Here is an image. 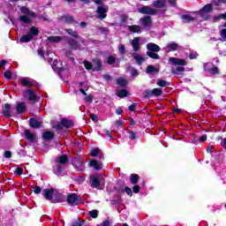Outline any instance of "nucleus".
I'll return each mask as SVG.
<instances>
[{
  "mask_svg": "<svg viewBox=\"0 0 226 226\" xmlns=\"http://www.w3.org/2000/svg\"><path fill=\"white\" fill-rule=\"evenodd\" d=\"M53 172L56 176H64L66 174V164L68 163V155L62 154L56 158Z\"/></svg>",
  "mask_w": 226,
  "mask_h": 226,
  "instance_id": "f257e3e1",
  "label": "nucleus"
},
{
  "mask_svg": "<svg viewBox=\"0 0 226 226\" xmlns=\"http://www.w3.org/2000/svg\"><path fill=\"white\" fill-rule=\"evenodd\" d=\"M169 64H174V66H177L176 69L171 70V73L181 79L183 77V72H185V67L183 66H186V64H188L186 60L178 57H170Z\"/></svg>",
  "mask_w": 226,
  "mask_h": 226,
  "instance_id": "f03ea898",
  "label": "nucleus"
},
{
  "mask_svg": "<svg viewBox=\"0 0 226 226\" xmlns=\"http://www.w3.org/2000/svg\"><path fill=\"white\" fill-rule=\"evenodd\" d=\"M19 10L23 15L19 17V20H20V22H23V24H31V22H33V19L36 18V13H34V11L29 10L26 6L20 7Z\"/></svg>",
  "mask_w": 226,
  "mask_h": 226,
  "instance_id": "7ed1b4c3",
  "label": "nucleus"
},
{
  "mask_svg": "<svg viewBox=\"0 0 226 226\" xmlns=\"http://www.w3.org/2000/svg\"><path fill=\"white\" fill-rule=\"evenodd\" d=\"M83 64L86 70H91L92 72H102V60L94 59L93 62L84 61Z\"/></svg>",
  "mask_w": 226,
  "mask_h": 226,
  "instance_id": "20e7f679",
  "label": "nucleus"
},
{
  "mask_svg": "<svg viewBox=\"0 0 226 226\" xmlns=\"http://www.w3.org/2000/svg\"><path fill=\"white\" fill-rule=\"evenodd\" d=\"M24 98H26L28 102H36L40 100V95L36 94V91L33 88L25 89L22 93Z\"/></svg>",
  "mask_w": 226,
  "mask_h": 226,
  "instance_id": "39448f33",
  "label": "nucleus"
},
{
  "mask_svg": "<svg viewBox=\"0 0 226 226\" xmlns=\"http://www.w3.org/2000/svg\"><path fill=\"white\" fill-rule=\"evenodd\" d=\"M107 13H109V5H98L95 18L103 20V19H107Z\"/></svg>",
  "mask_w": 226,
  "mask_h": 226,
  "instance_id": "423d86ee",
  "label": "nucleus"
},
{
  "mask_svg": "<svg viewBox=\"0 0 226 226\" xmlns=\"http://www.w3.org/2000/svg\"><path fill=\"white\" fill-rule=\"evenodd\" d=\"M64 41H66V43H68L69 47H71V49H72L73 50H83L84 48L82 47V45H80V43H79V41H77V40L72 38V37H64Z\"/></svg>",
  "mask_w": 226,
  "mask_h": 226,
  "instance_id": "0eeeda50",
  "label": "nucleus"
},
{
  "mask_svg": "<svg viewBox=\"0 0 226 226\" xmlns=\"http://www.w3.org/2000/svg\"><path fill=\"white\" fill-rule=\"evenodd\" d=\"M20 82L21 86H23L24 87H40L39 83L29 77L21 78Z\"/></svg>",
  "mask_w": 226,
  "mask_h": 226,
  "instance_id": "6e6552de",
  "label": "nucleus"
},
{
  "mask_svg": "<svg viewBox=\"0 0 226 226\" xmlns=\"http://www.w3.org/2000/svg\"><path fill=\"white\" fill-rule=\"evenodd\" d=\"M203 70L204 72H207V73H210V75H219L220 71L218 70V67H216L213 63H207L203 64Z\"/></svg>",
  "mask_w": 226,
  "mask_h": 226,
  "instance_id": "1a4fd4ad",
  "label": "nucleus"
},
{
  "mask_svg": "<svg viewBox=\"0 0 226 226\" xmlns=\"http://www.w3.org/2000/svg\"><path fill=\"white\" fill-rule=\"evenodd\" d=\"M65 200H67L69 206H79L82 202L76 193H70L67 198H65Z\"/></svg>",
  "mask_w": 226,
  "mask_h": 226,
  "instance_id": "9d476101",
  "label": "nucleus"
},
{
  "mask_svg": "<svg viewBox=\"0 0 226 226\" xmlns=\"http://www.w3.org/2000/svg\"><path fill=\"white\" fill-rule=\"evenodd\" d=\"M48 62L49 64H51V68L54 70V72H57L58 73H63V72H64V69L59 66V60H54L52 56H49Z\"/></svg>",
  "mask_w": 226,
  "mask_h": 226,
  "instance_id": "9b49d317",
  "label": "nucleus"
},
{
  "mask_svg": "<svg viewBox=\"0 0 226 226\" xmlns=\"http://www.w3.org/2000/svg\"><path fill=\"white\" fill-rule=\"evenodd\" d=\"M72 165L75 167L78 172H84V169H86L84 160H82L80 157L74 159L72 161Z\"/></svg>",
  "mask_w": 226,
  "mask_h": 226,
  "instance_id": "f8f14e48",
  "label": "nucleus"
},
{
  "mask_svg": "<svg viewBox=\"0 0 226 226\" xmlns=\"http://www.w3.org/2000/svg\"><path fill=\"white\" fill-rule=\"evenodd\" d=\"M139 13L142 15H156V11L149 5H144L138 9Z\"/></svg>",
  "mask_w": 226,
  "mask_h": 226,
  "instance_id": "ddd939ff",
  "label": "nucleus"
},
{
  "mask_svg": "<svg viewBox=\"0 0 226 226\" xmlns=\"http://www.w3.org/2000/svg\"><path fill=\"white\" fill-rule=\"evenodd\" d=\"M139 23L143 27L150 29L151 26H153V19H151V16H145L139 19Z\"/></svg>",
  "mask_w": 226,
  "mask_h": 226,
  "instance_id": "4468645a",
  "label": "nucleus"
},
{
  "mask_svg": "<svg viewBox=\"0 0 226 226\" xmlns=\"http://www.w3.org/2000/svg\"><path fill=\"white\" fill-rule=\"evenodd\" d=\"M56 191L54 189H44L41 191V194L43 195L46 200H53Z\"/></svg>",
  "mask_w": 226,
  "mask_h": 226,
  "instance_id": "2eb2a0df",
  "label": "nucleus"
},
{
  "mask_svg": "<svg viewBox=\"0 0 226 226\" xmlns=\"http://www.w3.org/2000/svg\"><path fill=\"white\" fill-rule=\"evenodd\" d=\"M179 49V44L176 42H170L168 43L164 48L163 50L166 52V54H169V52H174L176 50Z\"/></svg>",
  "mask_w": 226,
  "mask_h": 226,
  "instance_id": "dca6fc26",
  "label": "nucleus"
},
{
  "mask_svg": "<svg viewBox=\"0 0 226 226\" xmlns=\"http://www.w3.org/2000/svg\"><path fill=\"white\" fill-rule=\"evenodd\" d=\"M100 178L98 177L92 175L90 176V186L91 188H96L97 190H100Z\"/></svg>",
  "mask_w": 226,
  "mask_h": 226,
  "instance_id": "f3484780",
  "label": "nucleus"
},
{
  "mask_svg": "<svg viewBox=\"0 0 226 226\" xmlns=\"http://www.w3.org/2000/svg\"><path fill=\"white\" fill-rule=\"evenodd\" d=\"M79 93L83 94L84 96H87V93L86 91L89 90V83L83 81L79 83Z\"/></svg>",
  "mask_w": 226,
  "mask_h": 226,
  "instance_id": "a211bd4d",
  "label": "nucleus"
},
{
  "mask_svg": "<svg viewBox=\"0 0 226 226\" xmlns=\"http://www.w3.org/2000/svg\"><path fill=\"white\" fill-rule=\"evenodd\" d=\"M66 200V197L63 195L62 193L57 192V191H55V194L53 196L52 202H64Z\"/></svg>",
  "mask_w": 226,
  "mask_h": 226,
  "instance_id": "6ab92c4d",
  "label": "nucleus"
},
{
  "mask_svg": "<svg viewBox=\"0 0 226 226\" xmlns=\"http://www.w3.org/2000/svg\"><path fill=\"white\" fill-rule=\"evenodd\" d=\"M131 45L134 50V52H139L140 50V38L139 37H135L132 42Z\"/></svg>",
  "mask_w": 226,
  "mask_h": 226,
  "instance_id": "aec40b11",
  "label": "nucleus"
},
{
  "mask_svg": "<svg viewBox=\"0 0 226 226\" xmlns=\"http://www.w3.org/2000/svg\"><path fill=\"white\" fill-rule=\"evenodd\" d=\"M147 52H160V46L154 44L153 42H149L147 44Z\"/></svg>",
  "mask_w": 226,
  "mask_h": 226,
  "instance_id": "412c9836",
  "label": "nucleus"
},
{
  "mask_svg": "<svg viewBox=\"0 0 226 226\" xmlns=\"http://www.w3.org/2000/svg\"><path fill=\"white\" fill-rule=\"evenodd\" d=\"M210 11H213V5H211V4H207L200 11V17H204L206 13H210Z\"/></svg>",
  "mask_w": 226,
  "mask_h": 226,
  "instance_id": "4be33fe9",
  "label": "nucleus"
},
{
  "mask_svg": "<svg viewBox=\"0 0 226 226\" xmlns=\"http://www.w3.org/2000/svg\"><path fill=\"white\" fill-rule=\"evenodd\" d=\"M3 114L5 117H11V106L8 103L3 107Z\"/></svg>",
  "mask_w": 226,
  "mask_h": 226,
  "instance_id": "5701e85b",
  "label": "nucleus"
},
{
  "mask_svg": "<svg viewBox=\"0 0 226 226\" xmlns=\"http://www.w3.org/2000/svg\"><path fill=\"white\" fill-rule=\"evenodd\" d=\"M89 165L95 170H102V169H103V164H102V162H98L96 160H91Z\"/></svg>",
  "mask_w": 226,
  "mask_h": 226,
  "instance_id": "b1692460",
  "label": "nucleus"
},
{
  "mask_svg": "<svg viewBox=\"0 0 226 226\" xmlns=\"http://www.w3.org/2000/svg\"><path fill=\"white\" fill-rule=\"evenodd\" d=\"M29 126L31 128L38 129L41 127V122L38 121L36 118H30L29 119Z\"/></svg>",
  "mask_w": 226,
  "mask_h": 226,
  "instance_id": "393cba45",
  "label": "nucleus"
},
{
  "mask_svg": "<svg viewBox=\"0 0 226 226\" xmlns=\"http://www.w3.org/2000/svg\"><path fill=\"white\" fill-rule=\"evenodd\" d=\"M24 133L26 140H29V142H36V136H34L29 130H25Z\"/></svg>",
  "mask_w": 226,
  "mask_h": 226,
  "instance_id": "a878e982",
  "label": "nucleus"
},
{
  "mask_svg": "<svg viewBox=\"0 0 226 226\" xmlns=\"http://www.w3.org/2000/svg\"><path fill=\"white\" fill-rule=\"evenodd\" d=\"M127 29L131 33H137L138 34H140V33H142V27L139 25L128 26Z\"/></svg>",
  "mask_w": 226,
  "mask_h": 226,
  "instance_id": "bb28decb",
  "label": "nucleus"
},
{
  "mask_svg": "<svg viewBox=\"0 0 226 226\" xmlns=\"http://www.w3.org/2000/svg\"><path fill=\"white\" fill-rule=\"evenodd\" d=\"M27 110V108L26 107V103L24 102H19L16 106V111L18 114H24Z\"/></svg>",
  "mask_w": 226,
  "mask_h": 226,
  "instance_id": "cd10ccee",
  "label": "nucleus"
},
{
  "mask_svg": "<svg viewBox=\"0 0 226 226\" xmlns=\"http://www.w3.org/2000/svg\"><path fill=\"white\" fill-rule=\"evenodd\" d=\"M181 19L185 24H190V22H193V20H195V18L190 14H183L181 16Z\"/></svg>",
  "mask_w": 226,
  "mask_h": 226,
  "instance_id": "c85d7f7f",
  "label": "nucleus"
},
{
  "mask_svg": "<svg viewBox=\"0 0 226 226\" xmlns=\"http://www.w3.org/2000/svg\"><path fill=\"white\" fill-rule=\"evenodd\" d=\"M40 34V30L37 27L32 26L28 32V35L31 37L32 40L34 39V36H38Z\"/></svg>",
  "mask_w": 226,
  "mask_h": 226,
  "instance_id": "c756f323",
  "label": "nucleus"
},
{
  "mask_svg": "<svg viewBox=\"0 0 226 226\" xmlns=\"http://www.w3.org/2000/svg\"><path fill=\"white\" fill-rule=\"evenodd\" d=\"M106 63H107V64H109V65H111V64H116V66L119 65V60H117L116 56H108Z\"/></svg>",
  "mask_w": 226,
  "mask_h": 226,
  "instance_id": "7c9ffc66",
  "label": "nucleus"
},
{
  "mask_svg": "<svg viewBox=\"0 0 226 226\" xmlns=\"http://www.w3.org/2000/svg\"><path fill=\"white\" fill-rule=\"evenodd\" d=\"M65 33L72 36V38H76V40H79L80 38V35H79V33L77 31H74L73 29L67 28L65 29Z\"/></svg>",
  "mask_w": 226,
  "mask_h": 226,
  "instance_id": "2f4dec72",
  "label": "nucleus"
},
{
  "mask_svg": "<svg viewBox=\"0 0 226 226\" xmlns=\"http://www.w3.org/2000/svg\"><path fill=\"white\" fill-rule=\"evenodd\" d=\"M153 6L154 8H165V0H154L153 2Z\"/></svg>",
  "mask_w": 226,
  "mask_h": 226,
  "instance_id": "473e14b6",
  "label": "nucleus"
},
{
  "mask_svg": "<svg viewBox=\"0 0 226 226\" xmlns=\"http://www.w3.org/2000/svg\"><path fill=\"white\" fill-rule=\"evenodd\" d=\"M42 139L44 140H52L54 139V132L50 131L43 132Z\"/></svg>",
  "mask_w": 226,
  "mask_h": 226,
  "instance_id": "72a5a7b5",
  "label": "nucleus"
},
{
  "mask_svg": "<svg viewBox=\"0 0 226 226\" xmlns=\"http://www.w3.org/2000/svg\"><path fill=\"white\" fill-rule=\"evenodd\" d=\"M62 123V126H64V128H72V126H73V122H72L71 120H69L68 118H63L61 120Z\"/></svg>",
  "mask_w": 226,
  "mask_h": 226,
  "instance_id": "f704fd0d",
  "label": "nucleus"
},
{
  "mask_svg": "<svg viewBox=\"0 0 226 226\" xmlns=\"http://www.w3.org/2000/svg\"><path fill=\"white\" fill-rule=\"evenodd\" d=\"M133 59H135L137 64H142L144 63V57L137 53L132 54Z\"/></svg>",
  "mask_w": 226,
  "mask_h": 226,
  "instance_id": "c9c22d12",
  "label": "nucleus"
},
{
  "mask_svg": "<svg viewBox=\"0 0 226 226\" xmlns=\"http://www.w3.org/2000/svg\"><path fill=\"white\" fill-rule=\"evenodd\" d=\"M62 20L65 22L66 24H73L75 23V19L72 16L65 15L62 17Z\"/></svg>",
  "mask_w": 226,
  "mask_h": 226,
  "instance_id": "e433bc0d",
  "label": "nucleus"
},
{
  "mask_svg": "<svg viewBox=\"0 0 226 226\" xmlns=\"http://www.w3.org/2000/svg\"><path fill=\"white\" fill-rule=\"evenodd\" d=\"M19 41L20 43H29V41H33V39L31 38V35L27 34L20 37Z\"/></svg>",
  "mask_w": 226,
  "mask_h": 226,
  "instance_id": "4c0bfd02",
  "label": "nucleus"
},
{
  "mask_svg": "<svg viewBox=\"0 0 226 226\" xmlns=\"http://www.w3.org/2000/svg\"><path fill=\"white\" fill-rule=\"evenodd\" d=\"M162 94H163V90H162V88L152 89V96L158 98V96H162Z\"/></svg>",
  "mask_w": 226,
  "mask_h": 226,
  "instance_id": "58836bf2",
  "label": "nucleus"
},
{
  "mask_svg": "<svg viewBox=\"0 0 226 226\" xmlns=\"http://www.w3.org/2000/svg\"><path fill=\"white\" fill-rule=\"evenodd\" d=\"M49 41L51 43H59L63 40V37L61 36H49L48 37Z\"/></svg>",
  "mask_w": 226,
  "mask_h": 226,
  "instance_id": "ea45409f",
  "label": "nucleus"
},
{
  "mask_svg": "<svg viewBox=\"0 0 226 226\" xmlns=\"http://www.w3.org/2000/svg\"><path fill=\"white\" fill-rule=\"evenodd\" d=\"M38 55L41 56V57H45V56H47V57L51 56V57H52L53 56H56L55 53H52L49 50L46 53H45V50H38Z\"/></svg>",
  "mask_w": 226,
  "mask_h": 226,
  "instance_id": "a19ab883",
  "label": "nucleus"
},
{
  "mask_svg": "<svg viewBox=\"0 0 226 226\" xmlns=\"http://www.w3.org/2000/svg\"><path fill=\"white\" fill-rule=\"evenodd\" d=\"M131 185H137L139 183V175L132 174L130 176Z\"/></svg>",
  "mask_w": 226,
  "mask_h": 226,
  "instance_id": "79ce46f5",
  "label": "nucleus"
},
{
  "mask_svg": "<svg viewBox=\"0 0 226 226\" xmlns=\"http://www.w3.org/2000/svg\"><path fill=\"white\" fill-rule=\"evenodd\" d=\"M117 84L118 86H120L121 87H126V85H127L128 83L126 82V79H123V78H118V79H117Z\"/></svg>",
  "mask_w": 226,
  "mask_h": 226,
  "instance_id": "37998d69",
  "label": "nucleus"
},
{
  "mask_svg": "<svg viewBox=\"0 0 226 226\" xmlns=\"http://www.w3.org/2000/svg\"><path fill=\"white\" fill-rule=\"evenodd\" d=\"M157 86H159V87H167V86H170V83L163 79H159L157 80Z\"/></svg>",
  "mask_w": 226,
  "mask_h": 226,
  "instance_id": "c03bdc74",
  "label": "nucleus"
},
{
  "mask_svg": "<svg viewBox=\"0 0 226 226\" xmlns=\"http://www.w3.org/2000/svg\"><path fill=\"white\" fill-rule=\"evenodd\" d=\"M147 56L148 57H151V59H160V56H158V54H156V52L147 51Z\"/></svg>",
  "mask_w": 226,
  "mask_h": 226,
  "instance_id": "a18cd8bd",
  "label": "nucleus"
},
{
  "mask_svg": "<svg viewBox=\"0 0 226 226\" xmlns=\"http://www.w3.org/2000/svg\"><path fill=\"white\" fill-rule=\"evenodd\" d=\"M147 73H158V69L153 65H148L147 67Z\"/></svg>",
  "mask_w": 226,
  "mask_h": 226,
  "instance_id": "49530a36",
  "label": "nucleus"
},
{
  "mask_svg": "<svg viewBox=\"0 0 226 226\" xmlns=\"http://www.w3.org/2000/svg\"><path fill=\"white\" fill-rule=\"evenodd\" d=\"M117 96H119V98H126V96H128V91H126L125 89H122L118 91Z\"/></svg>",
  "mask_w": 226,
  "mask_h": 226,
  "instance_id": "de8ad7c7",
  "label": "nucleus"
},
{
  "mask_svg": "<svg viewBox=\"0 0 226 226\" xmlns=\"http://www.w3.org/2000/svg\"><path fill=\"white\" fill-rule=\"evenodd\" d=\"M4 79H6L7 80H11V78L13 77V74L11 73V71H5L4 72Z\"/></svg>",
  "mask_w": 226,
  "mask_h": 226,
  "instance_id": "09e8293b",
  "label": "nucleus"
},
{
  "mask_svg": "<svg viewBox=\"0 0 226 226\" xmlns=\"http://www.w3.org/2000/svg\"><path fill=\"white\" fill-rule=\"evenodd\" d=\"M118 52L121 54V56H124V54H126V47H124V44H121L119 46Z\"/></svg>",
  "mask_w": 226,
  "mask_h": 226,
  "instance_id": "8fccbe9b",
  "label": "nucleus"
},
{
  "mask_svg": "<svg viewBox=\"0 0 226 226\" xmlns=\"http://www.w3.org/2000/svg\"><path fill=\"white\" fill-rule=\"evenodd\" d=\"M98 213H99V211L96 209L91 210L89 212L90 218H98Z\"/></svg>",
  "mask_w": 226,
  "mask_h": 226,
  "instance_id": "3c124183",
  "label": "nucleus"
},
{
  "mask_svg": "<svg viewBox=\"0 0 226 226\" xmlns=\"http://www.w3.org/2000/svg\"><path fill=\"white\" fill-rule=\"evenodd\" d=\"M91 154H92V156H94V157L100 156V148H98V147L93 148V149L91 150Z\"/></svg>",
  "mask_w": 226,
  "mask_h": 226,
  "instance_id": "603ef678",
  "label": "nucleus"
},
{
  "mask_svg": "<svg viewBox=\"0 0 226 226\" xmlns=\"http://www.w3.org/2000/svg\"><path fill=\"white\" fill-rule=\"evenodd\" d=\"M145 98H153V90L147 89L144 92Z\"/></svg>",
  "mask_w": 226,
  "mask_h": 226,
  "instance_id": "864d4df0",
  "label": "nucleus"
},
{
  "mask_svg": "<svg viewBox=\"0 0 226 226\" xmlns=\"http://www.w3.org/2000/svg\"><path fill=\"white\" fill-rule=\"evenodd\" d=\"M83 225H84V222L80 221V219H77L72 222L71 226H83Z\"/></svg>",
  "mask_w": 226,
  "mask_h": 226,
  "instance_id": "5fc2aeb1",
  "label": "nucleus"
},
{
  "mask_svg": "<svg viewBox=\"0 0 226 226\" xmlns=\"http://www.w3.org/2000/svg\"><path fill=\"white\" fill-rule=\"evenodd\" d=\"M129 139L131 140H135V139H137V132L130 131L129 132Z\"/></svg>",
  "mask_w": 226,
  "mask_h": 226,
  "instance_id": "6e6d98bb",
  "label": "nucleus"
},
{
  "mask_svg": "<svg viewBox=\"0 0 226 226\" xmlns=\"http://www.w3.org/2000/svg\"><path fill=\"white\" fill-rule=\"evenodd\" d=\"M197 57H199V54L197 53V51H191L189 53L190 59H197Z\"/></svg>",
  "mask_w": 226,
  "mask_h": 226,
  "instance_id": "4d7b16f0",
  "label": "nucleus"
},
{
  "mask_svg": "<svg viewBox=\"0 0 226 226\" xmlns=\"http://www.w3.org/2000/svg\"><path fill=\"white\" fill-rule=\"evenodd\" d=\"M131 72V75L135 78V77H139V71L135 68H131L130 70Z\"/></svg>",
  "mask_w": 226,
  "mask_h": 226,
  "instance_id": "13d9d810",
  "label": "nucleus"
},
{
  "mask_svg": "<svg viewBox=\"0 0 226 226\" xmlns=\"http://www.w3.org/2000/svg\"><path fill=\"white\" fill-rule=\"evenodd\" d=\"M124 192L129 196L132 197L133 195V192L132 191V188H129L128 186L124 187Z\"/></svg>",
  "mask_w": 226,
  "mask_h": 226,
  "instance_id": "bf43d9fd",
  "label": "nucleus"
},
{
  "mask_svg": "<svg viewBox=\"0 0 226 226\" xmlns=\"http://www.w3.org/2000/svg\"><path fill=\"white\" fill-rule=\"evenodd\" d=\"M221 40L222 41H225L226 40V28L221 30Z\"/></svg>",
  "mask_w": 226,
  "mask_h": 226,
  "instance_id": "052dcab7",
  "label": "nucleus"
},
{
  "mask_svg": "<svg viewBox=\"0 0 226 226\" xmlns=\"http://www.w3.org/2000/svg\"><path fill=\"white\" fill-rule=\"evenodd\" d=\"M112 204H119L121 202V196H117L111 200Z\"/></svg>",
  "mask_w": 226,
  "mask_h": 226,
  "instance_id": "680f3d73",
  "label": "nucleus"
},
{
  "mask_svg": "<svg viewBox=\"0 0 226 226\" xmlns=\"http://www.w3.org/2000/svg\"><path fill=\"white\" fill-rule=\"evenodd\" d=\"M102 79L106 80V82H110V80H112V76L109 74H103Z\"/></svg>",
  "mask_w": 226,
  "mask_h": 226,
  "instance_id": "e2e57ef3",
  "label": "nucleus"
},
{
  "mask_svg": "<svg viewBox=\"0 0 226 226\" xmlns=\"http://www.w3.org/2000/svg\"><path fill=\"white\" fill-rule=\"evenodd\" d=\"M85 102H87V103H93V95H87L85 97Z\"/></svg>",
  "mask_w": 226,
  "mask_h": 226,
  "instance_id": "0e129e2a",
  "label": "nucleus"
},
{
  "mask_svg": "<svg viewBox=\"0 0 226 226\" xmlns=\"http://www.w3.org/2000/svg\"><path fill=\"white\" fill-rule=\"evenodd\" d=\"M133 193H139L140 192V187L139 185H134L132 187Z\"/></svg>",
  "mask_w": 226,
  "mask_h": 226,
  "instance_id": "69168bd1",
  "label": "nucleus"
},
{
  "mask_svg": "<svg viewBox=\"0 0 226 226\" xmlns=\"http://www.w3.org/2000/svg\"><path fill=\"white\" fill-rule=\"evenodd\" d=\"M4 156L5 158H11V151L6 150V151L4 153Z\"/></svg>",
  "mask_w": 226,
  "mask_h": 226,
  "instance_id": "338daca9",
  "label": "nucleus"
},
{
  "mask_svg": "<svg viewBox=\"0 0 226 226\" xmlns=\"http://www.w3.org/2000/svg\"><path fill=\"white\" fill-rule=\"evenodd\" d=\"M97 226H110V222L109 220H106L102 223L98 224Z\"/></svg>",
  "mask_w": 226,
  "mask_h": 226,
  "instance_id": "774afa93",
  "label": "nucleus"
}]
</instances>
